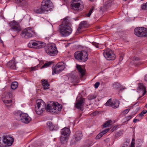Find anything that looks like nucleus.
<instances>
[{"instance_id": "1", "label": "nucleus", "mask_w": 147, "mask_h": 147, "mask_svg": "<svg viewBox=\"0 0 147 147\" xmlns=\"http://www.w3.org/2000/svg\"><path fill=\"white\" fill-rule=\"evenodd\" d=\"M28 47L37 49H40L45 47V50L47 53L51 56H54L57 53L58 51L55 46L51 45L46 46V44L43 42L34 40H31L28 44Z\"/></svg>"}, {"instance_id": "2", "label": "nucleus", "mask_w": 147, "mask_h": 147, "mask_svg": "<svg viewBox=\"0 0 147 147\" xmlns=\"http://www.w3.org/2000/svg\"><path fill=\"white\" fill-rule=\"evenodd\" d=\"M71 22L69 17L64 18L62 24L60 26V33L62 36H69L71 32Z\"/></svg>"}, {"instance_id": "3", "label": "nucleus", "mask_w": 147, "mask_h": 147, "mask_svg": "<svg viewBox=\"0 0 147 147\" xmlns=\"http://www.w3.org/2000/svg\"><path fill=\"white\" fill-rule=\"evenodd\" d=\"M3 139L0 137V147L11 146L13 142V138L9 136H4Z\"/></svg>"}, {"instance_id": "4", "label": "nucleus", "mask_w": 147, "mask_h": 147, "mask_svg": "<svg viewBox=\"0 0 147 147\" xmlns=\"http://www.w3.org/2000/svg\"><path fill=\"white\" fill-rule=\"evenodd\" d=\"M88 53L85 51L76 52L74 54L75 59L81 62H85L87 60Z\"/></svg>"}, {"instance_id": "5", "label": "nucleus", "mask_w": 147, "mask_h": 147, "mask_svg": "<svg viewBox=\"0 0 147 147\" xmlns=\"http://www.w3.org/2000/svg\"><path fill=\"white\" fill-rule=\"evenodd\" d=\"M36 114L40 115L43 111L47 109L45 103L41 99H38L36 101Z\"/></svg>"}, {"instance_id": "6", "label": "nucleus", "mask_w": 147, "mask_h": 147, "mask_svg": "<svg viewBox=\"0 0 147 147\" xmlns=\"http://www.w3.org/2000/svg\"><path fill=\"white\" fill-rule=\"evenodd\" d=\"M61 105L57 102L49 104L47 106V110L50 112L55 113L60 111L62 109Z\"/></svg>"}, {"instance_id": "7", "label": "nucleus", "mask_w": 147, "mask_h": 147, "mask_svg": "<svg viewBox=\"0 0 147 147\" xmlns=\"http://www.w3.org/2000/svg\"><path fill=\"white\" fill-rule=\"evenodd\" d=\"M22 37L28 38L32 37L34 34V32L31 28L28 27L24 29L22 32Z\"/></svg>"}, {"instance_id": "8", "label": "nucleus", "mask_w": 147, "mask_h": 147, "mask_svg": "<svg viewBox=\"0 0 147 147\" xmlns=\"http://www.w3.org/2000/svg\"><path fill=\"white\" fill-rule=\"evenodd\" d=\"M104 56L108 60H113L115 58L113 52L110 49L106 50L103 53Z\"/></svg>"}, {"instance_id": "9", "label": "nucleus", "mask_w": 147, "mask_h": 147, "mask_svg": "<svg viewBox=\"0 0 147 147\" xmlns=\"http://www.w3.org/2000/svg\"><path fill=\"white\" fill-rule=\"evenodd\" d=\"M10 30L13 32H16V34L21 30L19 24L16 22L14 21L11 22L9 23Z\"/></svg>"}, {"instance_id": "10", "label": "nucleus", "mask_w": 147, "mask_h": 147, "mask_svg": "<svg viewBox=\"0 0 147 147\" xmlns=\"http://www.w3.org/2000/svg\"><path fill=\"white\" fill-rule=\"evenodd\" d=\"M41 5L46 11H48L53 7V4L50 0H43Z\"/></svg>"}, {"instance_id": "11", "label": "nucleus", "mask_w": 147, "mask_h": 147, "mask_svg": "<svg viewBox=\"0 0 147 147\" xmlns=\"http://www.w3.org/2000/svg\"><path fill=\"white\" fill-rule=\"evenodd\" d=\"M65 67L64 65L57 64L52 69V75L61 73L64 70Z\"/></svg>"}, {"instance_id": "12", "label": "nucleus", "mask_w": 147, "mask_h": 147, "mask_svg": "<svg viewBox=\"0 0 147 147\" xmlns=\"http://www.w3.org/2000/svg\"><path fill=\"white\" fill-rule=\"evenodd\" d=\"M12 93L9 92L6 95V99L3 100V102L8 108L12 105Z\"/></svg>"}, {"instance_id": "13", "label": "nucleus", "mask_w": 147, "mask_h": 147, "mask_svg": "<svg viewBox=\"0 0 147 147\" xmlns=\"http://www.w3.org/2000/svg\"><path fill=\"white\" fill-rule=\"evenodd\" d=\"M20 116L21 120L25 123H29L31 120V118L26 113H22L20 114Z\"/></svg>"}, {"instance_id": "14", "label": "nucleus", "mask_w": 147, "mask_h": 147, "mask_svg": "<svg viewBox=\"0 0 147 147\" xmlns=\"http://www.w3.org/2000/svg\"><path fill=\"white\" fill-rule=\"evenodd\" d=\"M77 101L75 105L76 107L79 109L81 110L84 105L85 99L82 97L80 98V99L77 98Z\"/></svg>"}, {"instance_id": "15", "label": "nucleus", "mask_w": 147, "mask_h": 147, "mask_svg": "<svg viewBox=\"0 0 147 147\" xmlns=\"http://www.w3.org/2000/svg\"><path fill=\"white\" fill-rule=\"evenodd\" d=\"M80 2V0H73L71 4L72 7L74 9L75 8L76 9H78V10H81L83 7H81Z\"/></svg>"}, {"instance_id": "16", "label": "nucleus", "mask_w": 147, "mask_h": 147, "mask_svg": "<svg viewBox=\"0 0 147 147\" xmlns=\"http://www.w3.org/2000/svg\"><path fill=\"white\" fill-rule=\"evenodd\" d=\"M112 3V0H109L107 1L106 2L105 5H104L103 6L100 8V10L102 11H106L107 9L111 5Z\"/></svg>"}, {"instance_id": "17", "label": "nucleus", "mask_w": 147, "mask_h": 147, "mask_svg": "<svg viewBox=\"0 0 147 147\" xmlns=\"http://www.w3.org/2000/svg\"><path fill=\"white\" fill-rule=\"evenodd\" d=\"M70 131L69 128L65 127L62 129L61 131V134L62 136H67L70 134Z\"/></svg>"}, {"instance_id": "18", "label": "nucleus", "mask_w": 147, "mask_h": 147, "mask_svg": "<svg viewBox=\"0 0 147 147\" xmlns=\"http://www.w3.org/2000/svg\"><path fill=\"white\" fill-rule=\"evenodd\" d=\"M142 27L136 28L134 30V34L138 36L142 37Z\"/></svg>"}, {"instance_id": "19", "label": "nucleus", "mask_w": 147, "mask_h": 147, "mask_svg": "<svg viewBox=\"0 0 147 147\" xmlns=\"http://www.w3.org/2000/svg\"><path fill=\"white\" fill-rule=\"evenodd\" d=\"M82 132L80 131H78L76 132L75 135V140L78 141L81 139L82 137Z\"/></svg>"}, {"instance_id": "20", "label": "nucleus", "mask_w": 147, "mask_h": 147, "mask_svg": "<svg viewBox=\"0 0 147 147\" xmlns=\"http://www.w3.org/2000/svg\"><path fill=\"white\" fill-rule=\"evenodd\" d=\"M120 104L119 101L116 99L113 100L112 101V105L111 107L114 109H116L118 108Z\"/></svg>"}, {"instance_id": "21", "label": "nucleus", "mask_w": 147, "mask_h": 147, "mask_svg": "<svg viewBox=\"0 0 147 147\" xmlns=\"http://www.w3.org/2000/svg\"><path fill=\"white\" fill-rule=\"evenodd\" d=\"M8 67L13 69H16V63L13 60L9 61L7 64Z\"/></svg>"}, {"instance_id": "22", "label": "nucleus", "mask_w": 147, "mask_h": 147, "mask_svg": "<svg viewBox=\"0 0 147 147\" xmlns=\"http://www.w3.org/2000/svg\"><path fill=\"white\" fill-rule=\"evenodd\" d=\"M76 67L78 71L81 74V76H84L85 74V71L82 68L81 66L79 65H77Z\"/></svg>"}, {"instance_id": "23", "label": "nucleus", "mask_w": 147, "mask_h": 147, "mask_svg": "<svg viewBox=\"0 0 147 147\" xmlns=\"http://www.w3.org/2000/svg\"><path fill=\"white\" fill-rule=\"evenodd\" d=\"M42 84L44 89L45 90L49 88V84L47 80H43L42 82Z\"/></svg>"}, {"instance_id": "24", "label": "nucleus", "mask_w": 147, "mask_h": 147, "mask_svg": "<svg viewBox=\"0 0 147 147\" xmlns=\"http://www.w3.org/2000/svg\"><path fill=\"white\" fill-rule=\"evenodd\" d=\"M109 129H107L101 132L98 134L96 137V139H98L101 138L109 130Z\"/></svg>"}, {"instance_id": "25", "label": "nucleus", "mask_w": 147, "mask_h": 147, "mask_svg": "<svg viewBox=\"0 0 147 147\" xmlns=\"http://www.w3.org/2000/svg\"><path fill=\"white\" fill-rule=\"evenodd\" d=\"M138 88L140 90H143L144 92L142 96L144 95L146 92L145 87L142 83H139L138 85Z\"/></svg>"}, {"instance_id": "26", "label": "nucleus", "mask_w": 147, "mask_h": 147, "mask_svg": "<svg viewBox=\"0 0 147 147\" xmlns=\"http://www.w3.org/2000/svg\"><path fill=\"white\" fill-rule=\"evenodd\" d=\"M68 137L67 136H61L60 137V141L62 144H65L67 143Z\"/></svg>"}, {"instance_id": "27", "label": "nucleus", "mask_w": 147, "mask_h": 147, "mask_svg": "<svg viewBox=\"0 0 147 147\" xmlns=\"http://www.w3.org/2000/svg\"><path fill=\"white\" fill-rule=\"evenodd\" d=\"M35 12L37 13H42L45 11L44 9L42 8V7L41 5L40 7L37 8L34 10Z\"/></svg>"}, {"instance_id": "28", "label": "nucleus", "mask_w": 147, "mask_h": 147, "mask_svg": "<svg viewBox=\"0 0 147 147\" xmlns=\"http://www.w3.org/2000/svg\"><path fill=\"white\" fill-rule=\"evenodd\" d=\"M47 124L51 131L55 130V126L52 122L50 121H48L47 123Z\"/></svg>"}, {"instance_id": "29", "label": "nucleus", "mask_w": 147, "mask_h": 147, "mask_svg": "<svg viewBox=\"0 0 147 147\" xmlns=\"http://www.w3.org/2000/svg\"><path fill=\"white\" fill-rule=\"evenodd\" d=\"M121 85L118 82H115L113 83V88L115 89H117L121 87Z\"/></svg>"}, {"instance_id": "30", "label": "nucleus", "mask_w": 147, "mask_h": 147, "mask_svg": "<svg viewBox=\"0 0 147 147\" xmlns=\"http://www.w3.org/2000/svg\"><path fill=\"white\" fill-rule=\"evenodd\" d=\"M18 84L17 82L15 81L13 82L11 84V87L12 89L15 90L18 87Z\"/></svg>"}, {"instance_id": "31", "label": "nucleus", "mask_w": 147, "mask_h": 147, "mask_svg": "<svg viewBox=\"0 0 147 147\" xmlns=\"http://www.w3.org/2000/svg\"><path fill=\"white\" fill-rule=\"evenodd\" d=\"M80 27H81L82 28L87 27L88 26V24L86 21H83L81 22L80 24Z\"/></svg>"}, {"instance_id": "32", "label": "nucleus", "mask_w": 147, "mask_h": 147, "mask_svg": "<svg viewBox=\"0 0 147 147\" xmlns=\"http://www.w3.org/2000/svg\"><path fill=\"white\" fill-rule=\"evenodd\" d=\"M142 37L147 36V29L142 27Z\"/></svg>"}, {"instance_id": "33", "label": "nucleus", "mask_w": 147, "mask_h": 147, "mask_svg": "<svg viewBox=\"0 0 147 147\" xmlns=\"http://www.w3.org/2000/svg\"><path fill=\"white\" fill-rule=\"evenodd\" d=\"M17 3L22 6L25 5L27 3L25 0H17Z\"/></svg>"}, {"instance_id": "34", "label": "nucleus", "mask_w": 147, "mask_h": 147, "mask_svg": "<svg viewBox=\"0 0 147 147\" xmlns=\"http://www.w3.org/2000/svg\"><path fill=\"white\" fill-rule=\"evenodd\" d=\"M53 62H52L49 61L47 63H45L44 65L42 67V68L47 67L50 66Z\"/></svg>"}, {"instance_id": "35", "label": "nucleus", "mask_w": 147, "mask_h": 147, "mask_svg": "<svg viewBox=\"0 0 147 147\" xmlns=\"http://www.w3.org/2000/svg\"><path fill=\"white\" fill-rule=\"evenodd\" d=\"M112 100L111 98H110L108 100L107 102L105 104V105L107 106H111V105H112Z\"/></svg>"}, {"instance_id": "36", "label": "nucleus", "mask_w": 147, "mask_h": 147, "mask_svg": "<svg viewBox=\"0 0 147 147\" xmlns=\"http://www.w3.org/2000/svg\"><path fill=\"white\" fill-rule=\"evenodd\" d=\"M112 121L111 120L108 121L104 124L103 125V126L105 127H107L110 125V124L112 123Z\"/></svg>"}, {"instance_id": "37", "label": "nucleus", "mask_w": 147, "mask_h": 147, "mask_svg": "<svg viewBox=\"0 0 147 147\" xmlns=\"http://www.w3.org/2000/svg\"><path fill=\"white\" fill-rule=\"evenodd\" d=\"M96 97V96L94 95L90 94L87 97V98L89 100H91L95 98Z\"/></svg>"}, {"instance_id": "38", "label": "nucleus", "mask_w": 147, "mask_h": 147, "mask_svg": "<svg viewBox=\"0 0 147 147\" xmlns=\"http://www.w3.org/2000/svg\"><path fill=\"white\" fill-rule=\"evenodd\" d=\"M141 8L143 9L147 10V2L142 4L141 5Z\"/></svg>"}, {"instance_id": "39", "label": "nucleus", "mask_w": 147, "mask_h": 147, "mask_svg": "<svg viewBox=\"0 0 147 147\" xmlns=\"http://www.w3.org/2000/svg\"><path fill=\"white\" fill-rule=\"evenodd\" d=\"M129 142H126L124 143L121 147H129Z\"/></svg>"}, {"instance_id": "40", "label": "nucleus", "mask_w": 147, "mask_h": 147, "mask_svg": "<svg viewBox=\"0 0 147 147\" xmlns=\"http://www.w3.org/2000/svg\"><path fill=\"white\" fill-rule=\"evenodd\" d=\"M92 44L93 45L95 46L96 48L100 49L99 46V45L98 43L95 42H93L92 43Z\"/></svg>"}, {"instance_id": "41", "label": "nucleus", "mask_w": 147, "mask_h": 147, "mask_svg": "<svg viewBox=\"0 0 147 147\" xmlns=\"http://www.w3.org/2000/svg\"><path fill=\"white\" fill-rule=\"evenodd\" d=\"M100 83L99 82H96L94 85V86L96 88H97L99 85H100Z\"/></svg>"}, {"instance_id": "42", "label": "nucleus", "mask_w": 147, "mask_h": 147, "mask_svg": "<svg viewBox=\"0 0 147 147\" xmlns=\"http://www.w3.org/2000/svg\"><path fill=\"white\" fill-rule=\"evenodd\" d=\"M82 28L81 27H80V25H79V27L78 28L76 32V33H79L80 32V30L82 29Z\"/></svg>"}, {"instance_id": "43", "label": "nucleus", "mask_w": 147, "mask_h": 147, "mask_svg": "<svg viewBox=\"0 0 147 147\" xmlns=\"http://www.w3.org/2000/svg\"><path fill=\"white\" fill-rule=\"evenodd\" d=\"M129 109H127L125 110H124L123 111V113L124 114H127L128 112L129 111Z\"/></svg>"}, {"instance_id": "44", "label": "nucleus", "mask_w": 147, "mask_h": 147, "mask_svg": "<svg viewBox=\"0 0 147 147\" xmlns=\"http://www.w3.org/2000/svg\"><path fill=\"white\" fill-rule=\"evenodd\" d=\"M132 59L133 61H139L140 60V59L138 57H134L133 58H132Z\"/></svg>"}, {"instance_id": "45", "label": "nucleus", "mask_w": 147, "mask_h": 147, "mask_svg": "<svg viewBox=\"0 0 147 147\" xmlns=\"http://www.w3.org/2000/svg\"><path fill=\"white\" fill-rule=\"evenodd\" d=\"M121 88L120 89V90L121 91H122L123 90L126 89V88L125 86H123L121 85V87H120Z\"/></svg>"}, {"instance_id": "46", "label": "nucleus", "mask_w": 147, "mask_h": 147, "mask_svg": "<svg viewBox=\"0 0 147 147\" xmlns=\"http://www.w3.org/2000/svg\"><path fill=\"white\" fill-rule=\"evenodd\" d=\"M132 117V115H129L126 117V119L127 121L129 120Z\"/></svg>"}, {"instance_id": "47", "label": "nucleus", "mask_w": 147, "mask_h": 147, "mask_svg": "<svg viewBox=\"0 0 147 147\" xmlns=\"http://www.w3.org/2000/svg\"><path fill=\"white\" fill-rule=\"evenodd\" d=\"M144 114L142 112H141L139 114V116H140V117H142L144 116Z\"/></svg>"}, {"instance_id": "48", "label": "nucleus", "mask_w": 147, "mask_h": 147, "mask_svg": "<svg viewBox=\"0 0 147 147\" xmlns=\"http://www.w3.org/2000/svg\"><path fill=\"white\" fill-rule=\"evenodd\" d=\"M142 112L144 114H145L147 112V111L145 110H144L142 111Z\"/></svg>"}, {"instance_id": "49", "label": "nucleus", "mask_w": 147, "mask_h": 147, "mask_svg": "<svg viewBox=\"0 0 147 147\" xmlns=\"http://www.w3.org/2000/svg\"><path fill=\"white\" fill-rule=\"evenodd\" d=\"M139 120L138 119H134L133 120V122L134 123H136L137 121H139Z\"/></svg>"}, {"instance_id": "50", "label": "nucleus", "mask_w": 147, "mask_h": 147, "mask_svg": "<svg viewBox=\"0 0 147 147\" xmlns=\"http://www.w3.org/2000/svg\"><path fill=\"white\" fill-rule=\"evenodd\" d=\"M91 13L89 12L86 15L87 17H89L91 15Z\"/></svg>"}, {"instance_id": "51", "label": "nucleus", "mask_w": 147, "mask_h": 147, "mask_svg": "<svg viewBox=\"0 0 147 147\" xmlns=\"http://www.w3.org/2000/svg\"><path fill=\"white\" fill-rule=\"evenodd\" d=\"M94 9L93 8H92L89 11V12H90L91 13H92L93 10Z\"/></svg>"}, {"instance_id": "52", "label": "nucleus", "mask_w": 147, "mask_h": 147, "mask_svg": "<svg viewBox=\"0 0 147 147\" xmlns=\"http://www.w3.org/2000/svg\"><path fill=\"white\" fill-rule=\"evenodd\" d=\"M94 9L93 8H92L89 11V12H90L91 13H92L93 10Z\"/></svg>"}, {"instance_id": "53", "label": "nucleus", "mask_w": 147, "mask_h": 147, "mask_svg": "<svg viewBox=\"0 0 147 147\" xmlns=\"http://www.w3.org/2000/svg\"><path fill=\"white\" fill-rule=\"evenodd\" d=\"M144 80L146 81H147V75L145 76Z\"/></svg>"}, {"instance_id": "54", "label": "nucleus", "mask_w": 147, "mask_h": 147, "mask_svg": "<svg viewBox=\"0 0 147 147\" xmlns=\"http://www.w3.org/2000/svg\"><path fill=\"white\" fill-rule=\"evenodd\" d=\"M0 42H1V43H3V41H2L1 40H0Z\"/></svg>"}, {"instance_id": "55", "label": "nucleus", "mask_w": 147, "mask_h": 147, "mask_svg": "<svg viewBox=\"0 0 147 147\" xmlns=\"http://www.w3.org/2000/svg\"><path fill=\"white\" fill-rule=\"evenodd\" d=\"M51 36V35L49 36L48 37H47L46 38H48L49 39V38H50V36Z\"/></svg>"}, {"instance_id": "56", "label": "nucleus", "mask_w": 147, "mask_h": 147, "mask_svg": "<svg viewBox=\"0 0 147 147\" xmlns=\"http://www.w3.org/2000/svg\"><path fill=\"white\" fill-rule=\"evenodd\" d=\"M141 64H142V63H141V62H139V63H138V64L139 65H140Z\"/></svg>"}, {"instance_id": "57", "label": "nucleus", "mask_w": 147, "mask_h": 147, "mask_svg": "<svg viewBox=\"0 0 147 147\" xmlns=\"http://www.w3.org/2000/svg\"><path fill=\"white\" fill-rule=\"evenodd\" d=\"M15 34H16L15 35V36H16V35H17V34H18V33L17 34H16V32H15Z\"/></svg>"}, {"instance_id": "58", "label": "nucleus", "mask_w": 147, "mask_h": 147, "mask_svg": "<svg viewBox=\"0 0 147 147\" xmlns=\"http://www.w3.org/2000/svg\"><path fill=\"white\" fill-rule=\"evenodd\" d=\"M145 107H146L147 108V104L145 105Z\"/></svg>"}, {"instance_id": "59", "label": "nucleus", "mask_w": 147, "mask_h": 147, "mask_svg": "<svg viewBox=\"0 0 147 147\" xmlns=\"http://www.w3.org/2000/svg\"><path fill=\"white\" fill-rule=\"evenodd\" d=\"M65 1V2H67V0H63Z\"/></svg>"}, {"instance_id": "60", "label": "nucleus", "mask_w": 147, "mask_h": 147, "mask_svg": "<svg viewBox=\"0 0 147 147\" xmlns=\"http://www.w3.org/2000/svg\"><path fill=\"white\" fill-rule=\"evenodd\" d=\"M142 96H140V97H139L138 98H140Z\"/></svg>"}, {"instance_id": "61", "label": "nucleus", "mask_w": 147, "mask_h": 147, "mask_svg": "<svg viewBox=\"0 0 147 147\" xmlns=\"http://www.w3.org/2000/svg\"><path fill=\"white\" fill-rule=\"evenodd\" d=\"M13 36V38H14V37H15V36Z\"/></svg>"}, {"instance_id": "62", "label": "nucleus", "mask_w": 147, "mask_h": 147, "mask_svg": "<svg viewBox=\"0 0 147 147\" xmlns=\"http://www.w3.org/2000/svg\"><path fill=\"white\" fill-rule=\"evenodd\" d=\"M122 59H123V57H122V59H121V60H122Z\"/></svg>"}]
</instances>
